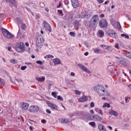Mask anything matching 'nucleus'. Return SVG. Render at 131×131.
<instances>
[{
	"label": "nucleus",
	"instance_id": "obj_3",
	"mask_svg": "<svg viewBox=\"0 0 131 131\" xmlns=\"http://www.w3.org/2000/svg\"><path fill=\"white\" fill-rule=\"evenodd\" d=\"M116 61L117 63L119 64H121V65H123L124 66H127L128 64H129V61L127 60V59H124L122 57H115Z\"/></svg>",
	"mask_w": 131,
	"mask_h": 131
},
{
	"label": "nucleus",
	"instance_id": "obj_11",
	"mask_svg": "<svg viewBox=\"0 0 131 131\" xmlns=\"http://www.w3.org/2000/svg\"><path fill=\"white\" fill-rule=\"evenodd\" d=\"M77 66H78L79 68H80V69L82 70V71H84V72H86L87 73H91V71L89 70H88V68H86V67H85L83 64L81 63H78L77 64Z\"/></svg>",
	"mask_w": 131,
	"mask_h": 131
},
{
	"label": "nucleus",
	"instance_id": "obj_32",
	"mask_svg": "<svg viewBox=\"0 0 131 131\" xmlns=\"http://www.w3.org/2000/svg\"><path fill=\"white\" fill-rule=\"evenodd\" d=\"M83 24L85 25V26H88V27H90V24H89V21L86 19L84 20Z\"/></svg>",
	"mask_w": 131,
	"mask_h": 131
},
{
	"label": "nucleus",
	"instance_id": "obj_2",
	"mask_svg": "<svg viewBox=\"0 0 131 131\" xmlns=\"http://www.w3.org/2000/svg\"><path fill=\"white\" fill-rule=\"evenodd\" d=\"M15 51L17 52V53H24L25 52V45L23 42H18L16 44Z\"/></svg>",
	"mask_w": 131,
	"mask_h": 131
},
{
	"label": "nucleus",
	"instance_id": "obj_39",
	"mask_svg": "<svg viewBox=\"0 0 131 131\" xmlns=\"http://www.w3.org/2000/svg\"><path fill=\"white\" fill-rule=\"evenodd\" d=\"M121 36H122L123 37H125V38H129V36L128 35H126L125 34H121Z\"/></svg>",
	"mask_w": 131,
	"mask_h": 131
},
{
	"label": "nucleus",
	"instance_id": "obj_54",
	"mask_svg": "<svg viewBox=\"0 0 131 131\" xmlns=\"http://www.w3.org/2000/svg\"><path fill=\"white\" fill-rule=\"evenodd\" d=\"M46 112L47 113H48V114H51V113H52V112H51V111L49 109L46 110Z\"/></svg>",
	"mask_w": 131,
	"mask_h": 131
},
{
	"label": "nucleus",
	"instance_id": "obj_50",
	"mask_svg": "<svg viewBox=\"0 0 131 131\" xmlns=\"http://www.w3.org/2000/svg\"><path fill=\"white\" fill-rule=\"evenodd\" d=\"M27 68V66H22L20 68L21 70H25Z\"/></svg>",
	"mask_w": 131,
	"mask_h": 131
},
{
	"label": "nucleus",
	"instance_id": "obj_63",
	"mask_svg": "<svg viewBox=\"0 0 131 131\" xmlns=\"http://www.w3.org/2000/svg\"><path fill=\"white\" fill-rule=\"evenodd\" d=\"M71 76H75V73H74L73 72H71Z\"/></svg>",
	"mask_w": 131,
	"mask_h": 131
},
{
	"label": "nucleus",
	"instance_id": "obj_44",
	"mask_svg": "<svg viewBox=\"0 0 131 131\" xmlns=\"http://www.w3.org/2000/svg\"><path fill=\"white\" fill-rule=\"evenodd\" d=\"M126 57H127V58H129V59H131V53L128 52L126 54Z\"/></svg>",
	"mask_w": 131,
	"mask_h": 131
},
{
	"label": "nucleus",
	"instance_id": "obj_43",
	"mask_svg": "<svg viewBox=\"0 0 131 131\" xmlns=\"http://www.w3.org/2000/svg\"><path fill=\"white\" fill-rule=\"evenodd\" d=\"M58 13L60 14V15H61V16H64V14H63V11L61 10H57Z\"/></svg>",
	"mask_w": 131,
	"mask_h": 131
},
{
	"label": "nucleus",
	"instance_id": "obj_5",
	"mask_svg": "<svg viewBox=\"0 0 131 131\" xmlns=\"http://www.w3.org/2000/svg\"><path fill=\"white\" fill-rule=\"evenodd\" d=\"M1 30L3 35L7 37V38H13L14 37V35H13L11 32H9L7 29L2 28Z\"/></svg>",
	"mask_w": 131,
	"mask_h": 131
},
{
	"label": "nucleus",
	"instance_id": "obj_42",
	"mask_svg": "<svg viewBox=\"0 0 131 131\" xmlns=\"http://www.w3.org/2000/svg\"><path fill=\"white\" fill-rule=\"evenodd\" d=\"M43 41H45V39H43V38L42 37H40L39 42H41V43H42Z\"/></svg>",
	"mask_w": 131,
	"mask_h": 131
},
{
	"label": "nucleus",
	"instance_id": "obj_49",
	"mask_svg": "<svg viewBox=\"0 0 131 131\" xmlns=\"http://www.w3.org/2000/svg\"><path fill=\"white\" fill-rule=\"evenodd\" d=\"M75 94H76V95H80V94H81V92H80L78 90H76L75 91Z\"/></svg>",
	"mask_w": 131,
	"mask_h": 131
},
{
	"label": "nucleus",
	"instance_id": "obj_60",
	"mask_svg": "<svg viewBox=\"0 0 131 131\" xmlns=\"http://www.w3.org/2000/svg\"><path fill=\"white\" fill-rule=\"evenodd\" d=\"M74 116V114H73V113H71L69 114L70 117H73Z\"/></svg>",
	"mask_w": 131,
	"mask_h": 131
},
{
	"label": "nucleus",
	"instance_id": "obj_4",
	"mask_svg": "<svg viewBox=\"0 0 131 131\" xmlns=\"http://www.w3.org/2000/svg\"><path fill=\"white\" fill-rule=\"evenodd\" d=\"M73 13L71 12H68L65 14L63 17V19L67 21L68 23L72 22L73 21Z\"/></svg>",
	"mask_w": 131,
	"mask_h": 131
},
{
	"label": "nucleus",
	"instance_id": "obj_34",
	"mask_svg": "<svg viewBox=\"0 0 131 131\" xmlns=\"http://www.w3.org/2000/svg\"><path fill=\"white\" fill-rule=\"evenodd\" d=\"M89 124V125H91L92 127H96V123L95 122H90Z\"/></svg>",
	"mask_w": 131,
	"mask_h": 131
},
{
	"label": "nucleus",
	"instance_id": "obj_37",
	"mask_svg": "<svg viewBox=\"0 0 131 131\" xmlns=\"http://www.w3.org/2000/svg\"><path fill=\"white\" fill-rule=\"evenodd\" d=\"M0 85H5V80L0 78Z\"/></svg>",
	"mask_w": 131,
	"mask_h": 131
},
{
	"label": "nucleus",
	"instance_id": "obj_9",
	"mask_svg": "<svg viewBox=\"0 0 131 131\" xmlns=\"http://www.w3.org/2000/svg\"><path fill=\"white\" fill-rule=\"evenodd\" d=\"M107 25L108 22L107 20L104 19L99 21V26L101 28H105V27H107Z\"/></svg>",
	"mask_w": 131,
	"mask_h": 131
},
{
	"label": "nucleus",
	"instance_id": "obj_31",
	"mask_svg": "<svg viewBox=\"0 0 131 131\" xmlns=\"http://www.w3.org/2000/svg\"><path fill=\"white\" fill-rule=\"evenodd\" d=\"M44 58H45V59H50V58H51L52 59V58H54V56H53L51 54H49V55H46Z\"/></svg>",
	"mask_w": 131,
	"mask_h": 131
},
{
	"label": "nucleus",
	"instance_id": "obj_58",
	"mask_svg": "<svg viewBox=\"0 0 131 131\" xmlns=\"http://www.w3.org/2000/svg\"><path fill=\"white\" fill-rule=\"evenodd\" d=\"M41 122H42V123H46L47 122V120L45 119H42Z\"/></svg>",
	"mask_w": 131,
	"mask_h": 131
},
{
	"label": "nucleus",
	"instance_id": "obj_62",
	"mask_svg": "<svg viewBox=\"0 0 131 131\" xmlns=\"http://www.w3.org/2000/svg\"><path fill=\"white\" fill-rule=\"evenodd\" d=\"M21 33L20 32V29L18 30V33H17V35H21Z\"/></svg>",
	"mask_w": 131,
	"mask_h": 131
},
{
	"label": "nucleus",
	"instance_id": "obj_20",
	"mask_svg": "<svg viewBox=\"0 0 131 131\" xmlns=\"http://www.w3.org/2000/svg\"><path fill=\"white\" fill-rule=\"evenodd\" d=\"M78 18H81V19H89V14H79Z\"/></svg>",
	"mask_w": 131,
	"mask_h": 131
},
{
	"label": "nucleus",
	"instance_id": "obj_59",
	"mask_svg": "<svg viewBox=\"0 0 131 131\" xmlns=\"http://www.w3.org/2000/svg\"><path fill=\"white\" fill-rule=\"evenodd\" d=\"M99 17L100 18H104L105 17V15H104V14H101L99 15Z\"/></svg>",
	"mask_w": 131,
	"mask_h": 131
},
{
	"label": "nucleus",
	"instance_id": "obj_56",
	"mask_svg": "<svg viewBox=\"0 0 131 131\" xmlns=\"http://www.w3.org/2000/svg\"><path fill=\"white\" fill-rule=\"evenodd\" d=\"M100 47H101V48H103V49H106V48H108V46H106L103 45H100Z\"/></svg>",
	"mask_w": 131,
	"mask_h": 131
},
{
	"label": "nucleus",
	"instance_id": "obj_24",
	"mask_svg": "<svg viewBox=\"0 0 131 131\" xmlns=\"http://www.w3.org/2000/svg\"><path fill=\"white\" fill-rule=\"evenodd\" d=\"M16 21H17V24H22L23 23V20L21 19L20 17L15 18Z\"/></svg>",
	"mask_w": 131,
	"mask_h": 131
},
{
	"label": "nucleus",
	"instance_id": "obj_38",
	"mask_svg": "<svg viewBox=\"0 0 131 131\" xmlns=\"http://www.w3.org/2000/svg\"><path fill=\"white\" fill-rule=\"evenodd\" d=\"M52 96L54 97V98H55V99H57V92H53L51 93Z\"/></svg>",
	"mask_w": 131,
	"mask_h": 131
},
{
	"label": "nucleus",
	"instance_id": "obj_33",
	"mask_svg": "<svg viewBox=\"0 0 131 131\" xmlns=\"http://www.w3.org/2000/svg\"><path fill=\"white\" fill-rule=\"evenodd\" d=\"M36 46L37 48H39L40 49L41 48V43L38 40H37L36 41Z\"/></svg>",
	"mask_w": 131,
	"mask_h": 131
},
{
	"label": "nucleus",
	"instance_id": "obj_47",
	"mask_svg": "<svg viewBox=\"0 0 131 131\" xmlns=\"http://www.w3.org/2000/svg\"><path fill=\"white\" fill-rule=\"evenodd\" d=\"M36 63H37V64H39V65H41L42 64V61L40 60H37L36 61Z\"/></svg>",
	"mask_w": 131,
	"mask_h": 131
},
{
	"label": "nucleus",
	"instance_id": "obj_25",
	"mask_svg": "<svg viewBox=\"0 0 131 131\" xmlns=\"http://www.w3.org/2000/svg\"><path fill=\"white\" fill-rule=\"evenodd\" d=\"M104 93H101V96H105L106 97H110V93L108 91H105Z\"/></svg>",
	"mask_w": 131,
	"mask_h": 131
},
{
	"label": "nucleus",
	"instance_id": "obj_14",
	"mask_svg": "<svg viewBox=\"0 0 131 131\" xmlns=\"http://www.w3.org/2000/svg\"><path fill=\"white\" fill-rule=\"evenodd\" d=\"M47 105L52 109H54V110L58 111V106H57L56 104L51 102H47Z\"/></svg>",
	"mask_w": 131,
	"mask_h": 131
},
{
	"label": "nucleus",
	"instance_id": "obj_18",
	"mask_svg": "<svg viewBox=\"0 0 131 131\" xmlns=\"http://www.w3.org/2000/svg\"><path fill=\"white\" fill-rule=\"evenodd\" d=\"M98 129L100 131H106L105 126L102 124H99L98 125Z\"/></svg>",
	"mask_w": 131,
	"mask_h": 131
},
{
	"label": "nucleus",
	"instance_id": "obj_45",
	"mask_svg": "<svg viewBox=\"0 0 131 131\" xmlns=\"http://www.w3.org/2000/svg\"><path fill=\"white\" fill-rule=\"evenodd\" d=\"M57 100H59V101H63V99L61 96L59 95L57 97Z\"/></svg>",
	"mask_w": 131,
	"mask_h": 131
},
{
	"label": "nucleus",
	"instance_id": "obj_15",
	"mask_svg": "<svg viewBox=\"0 0 131 131\" xmlns=\"http://www.w3.org/2000/svg\"><path fill=\"white\" fill-rule=\"evenodd\" d=\"M107 69L110 74H114L115 73V71H114V66H108Z\"/></svg>",
	"mask_w": 131,
	"mask_h": 131
},
{
	"label": "nucleus",
	"instance_id": "obj_6",
	"mask_svg": "<svg viewBox=\"0 0 131 131\" xmlns=\"http://www.w3.org/2000/svg\"><path fill=\"white\" fill-rule=\"evenodd\" d=\"M94 90L96 93H97L98 94H100V95H101L102 93H105V89L102 85L98 84L96 85L94 88Z\"/></svg>",
	"mask_w": 131,
	"mask_h": 131
},
{
	"label": "nucleus",
	"instance_id": "obj_22",
	"mask_svg": "<svg viewBox=\"0 0 131 131\" xmlns=\"http://www.w3.org/2000/svg\"><path fill=\"white\" fill-rule=\"evenodd\" d=\"M60 121L61 123H64V124H66L69 122V119L67 118H61L60 119Z\"/></svg>",
	"mask_w": 131,
	"mask_h": 131
},
{
	"label": "nucleus",
	"instance_id": "obj_16",
	"mask_svg": "<svg viewBox=\"0 0 131 131\" xmlns=\"http://www.w3.org/2000/svg\"><path fill=\"white\" fill-rule=\"evenodd\" d=\"M88 99H89L88 96L84 95L79 98L78 101L79 102H86V101H88Z\"/></svg>",
	"mask_w": 131,
	"mask_h": 131
},
{
	"label": "nucleus",
	"instance_id": "obj_40",
	"mask_svg": "<svg viewBox=\"0 0 131 131\" xmlns=\"http://www.w3.org/2000/svg\"><path fill=\"white\" fill-rule=\"evenodd\" d=\"M111 24L113 25V26H115V24H116V21L114 19H111Z\"/></svg>",
	"mask_w": 131,
	"mask_h": 131
},
{
	"label": "nucleus",
	"instance_id": "obj_13",
	"mask_svg": "<svg viewBox=\"0 0 131 131\" xmlns=\"http://www.w3.org/2000/svg\"><path fill=\"white\" fill-rule=\"evenodd\" d=\"M71 2L72 6L74 9H76V8H78V7H79V3L77 0H71Z\"/></svg>",
	"mask_w": 131,
	"mask_h": 131
},
{
	"label": "nucleus",
	"instance_id": "obj_36",
	"mask_svg": "<svg viewBox=\"0 0 131 131\" xmlns=\"http://www.w3.org/2000/svg\"><path fill=\"white\" fill-rule=\"evenodd\" d=\"M105 107H106L107 108H110V104L105 103L103 105V107L105 108Z\"/></svg>",
	"mask_w": 131,
	"mask_h": 131
},
{
	"label": "nucleus",
	"instance_id": "obj_1",
	"mask_svg": "<svg viewBox=\"0 0 131 131\" xmlns=\"http://www.w3.org/2000/svg\"><path fill=\"white\" fill-rule=\"evenodd\" d=\"M99 23V15H94L90 19L89 23V27L95 29L97 28Z\"/></svg>",
	"mask_w": 131,
	"mask_h": 131
},
{
	"label": "nucleus",
	"instance_id": "obj_8",
	"mask_svg": "<svg viewBox=\"0 0 131 131\" xmlns=\"http://www.w3.org/2000/svg\"><path fill=\"white\" fill-rule=\"evenodd\" d=\"M29 111L32 113H37L39 111V107L37 105L31 106L29 108Z\"/></svg>",
	"mask_w": 131,
	"mask_h": 131
},
{
	"label": "nucleus",
	"instance_id": "obj_52",
	"mask_svg": "<svg viewBox=\"0 0 131 131\" xmlns=\"http://www.w3.org/2000/svg\"><path fill=\"white\" fill-rule=\"evenodd\" d=\"M98 4H103L104 3V0H97Z\"/></svg>",
	"mask_w": 131,
	"mask_h": 131
},
{
	"label": "nucleus",
	"instance_id": "obj_35",
	"mask_svg": "<svg viewBox=\"0 0 131 131\" xmlns=\"http://www.w3.org/2000/svg\"><path fill=\"white\" fill-rule=\"evenodd\" d=\"M105 50H107L108 51H110V52H112L113 51V47L111 46H107V47L105 48Z\"/></svg>",
	"mask_w": 131,
	"mask_h": 131
},
{
	"label": "nucleus",
	"instance_id": "obj_53",
	"mask_svg": "<svg viewBox=\"0 0 131 131\" xmlns=\"http://www.w3.org/2000/svg\"><path fill=\"white\" fill-rule=\"evenodd\" d=\"M26 9L28 12H29V13H32V11H31V10H30V8H28V7H26Z\"/></svg>",
	"mask_w": 131,
	"mask_h": 131
},
{
	"label": "nucleus",
	"instance_id": "obj_64",
	"mask_svg": "<svg viewBox=\"0 0 131 131\" xmlns=\"http://www.w3.org/2000/svg\"><path fill=\"white\" fill-rule=\"evenodd\" d=\"M84 56H89V52H86L84 54Z\"/></svg>",
	"mask_w": 131,
	"mask_h": 131
},
{
	"label": "nucleus",
	"instance_id": "obj_61",
	"mask_svg": "<svg viewBox=\"0 0 131 131\" xmlns=\"http://www.w3.org/2000/svg\"><path fill=\"white\" fill-rule=\"evenodd\" d=\"M99 114H101V115H103V111H102V110H99Z\"/></svg>",
	"mask_w": 131,
	"mask_h": 131
},
{
	"label": "nucleus",
	"instance_id": "obj_7",
	"mask_svg": "<svg viewBox=\"0 0 131 131\" xmlns=\"http://www.w3.org/2000/svg\"><path fill=\"white\" fill-rule=\"evenodd\" d=\"M43 24L44 25L43 27L44 28H45V30L46 31H49V32H52V28L51 27V25L49 24L48 21L43 20Z\"/></svg>",
	"mask_w": 131,
	"mask_h": 131
},
{
	"label": "nucleus",
	"instance_id": "obj_29",
	"mask_svg": "<svg viewBox=\"0 0 131 131\" xmlns=\"http://www.w3.org/2000/svg\"><path fill=\"white\" fill-rule=\"evenodd\" d=\"M98 33L100 34V37H103L104 36V31H103V30H99Z\"/></svg>",
	"mask_w": 131,
	"mask_h": 131
},
{
	"label": "nucleus",
	"instance_id": "obj_26",
	"mask_svg": "<svg viewBox=\"0 0 131 131\" xmlns=\"http://www.w3.org/2000/svg\"><path fill=\"white\" fill-rule=\"evenodd\" d=\"M21 27L22 30H26V28H27V27L26 26V24L23 23L21 24Z\"/></svg>",
	"mask_w": 131,
	"mask_h": 131
},
{
	"label": "nucleus",
	"instance_id": "obj_51",
	"mask_svg": "<svg viewBox=\"0 0 131 131\" xmlns=\"http://www.w3.org/2000/svg\"><path fill=\"white\" fill-rule=\"evenodd\" d=\"M70 34L71 36H74L75 35V32H70Z\"/></svg>",
	"mask_w": 131,
	"mask_h": 131
},
{
	"label": "nucleus",
	"instance_id": "obj_41",
	"mask_svg": "<svg viewBox=\"0 0 131 131\" xmlns=\"http://www.w3.org/2000/svg\"><path fill=\"white\" fill-rule=\"evenodd\" d=\"M94 52H95L96 54H100L101 51L100 50V49H95V50H94Z\"/></svg>",
	"mask_w": 131,
	"mask_h": 131
},
{
	"label": "nucleus",
	"instance_id": "obj_21",
	"mask_svg": "<svg viewBox=\"0 0 131 131\" xmlns=\"http://www.w3.org/2000/svg\"><path fill=\"white\" fill-rule=\"evenodd\" d=\"M53 62L55 64V65H59L61 64V60H60V59L58 58L53 59Z\"/></svg>",
	"mask_w": 131,
	"mask_h": 131
},
{
	"label": "nucleus",
	"instance_id": "obj_10",
	"mask_svg": "<svg viewBox=\"0 0 131 131\" xmlns=\"http://www.w3.org/2000/svg\"><path fill=\"white\" fill-rule=\"evenodd\" d=\"M107 34L108 36L111 37H113L114 38H117V36H116V32L114 30H110L107 32Z\"/></svg>",
	"mask_w": 131,
	"mask_h": 131
},
{
	"label": "nucleus",
	"instance_id": "obj_27",
	"mask_svg": "<svg viewBox=\"0 0 131 131\" xmlns=\"http://www.w3.org/2000/svg\"><path fill=\"white\" fill-rule=\"evenodd\" d=\"M73 25L76 26L77 27H78V26H79V21L77 20H75L74 21Z\"/></svg>",
	"mask_w": 131,
	"mask_h": 131
},
{
	"label": "nucleus",
	"instance_id": "obj_30",
	"mask_svg": "<svg viewBox=\"0 0 131 131\" xmlns=\"http://www.w3.org/2000/svg\"><path fill=\"white\" fill-rule=\"evenodd\" d=\"M10 63H12V64H17V63H18V60L15 59H12L10 60Z\"/></svg>",
	"mask_w": 131,
	"mask_h": 131
},
{
	"label": "nucleus",
	"instance_id": "obj_57",
	"mask_svg": "<svg viewBox=\"0 0 131 131\" xmlns=\"http://www.w3.org/2000/svg\"><path fill=\"white\" fill-rule=\"evenodd\" d=\"M61 6H62V4L61 3V2H59L58 5L57 6V8H60Z\"/></svg>",
	"mask_w": 131,
	"mask_h": 131
},
{
	"label": "nucleus",
	"instance_id": "obj_55",
	"mask_svg": "<svg viewBox=\"0 0 131 131\" xmlns=\"http://www.w3.org/2000/svg\"><path fill=\"white\" fill-rule=\"evenodd\" d=\"M118 27L119 29H121V26L120 25V23L119 22L117 23Z\"/></svg>",
	"mask_w": 131,
	"mask_h": 131
},
{
	"label": "nucleus",
	"instance_id": "obj_46",
	"mask_svg": "<svg viewBox=\"0 0 131 131\" xmlns=\"http://www.w3.org/2000/svg\"><path fill=\"white\" fill-rule=\"evenodd\" d=\"M64 5H66V6H68V5H69V0H64Z\"/></svg>",
	"mask_w": 131,
	"mask_h": 131
},
{
	"label": "nucleus",
	"instance_id": "obj_12",
	"mask_svg": "<svg viewBox=\"0 0 131 131\" xmlns=\"http://www.w3.org/2000/svg\"><path fill=\"white\" fill-rule=\"evenodd\" d=\"M92 118L95 121H102V120H103V118L96 114L92 116Z\"/></svg>",
	"mask_w": 131,
	"mask_h": 131
},
{
	"label": "nucleus",
	"instance_id": "obj_19",
	"mask_svg": "<svg viewBox=\"0 0 131 131\" xmlns=\"http://www.w3.org/2000/svg\"><path fill=\"white\" fill-rule=\"evenodd\" d=\"M29 107V104H28V103H24L22 104L21 108L22 110H27Z\"/></svg>",
	"mask_w": 131,
	"mask_h": 131
},
{
	"label": "nucleus",
	"instance_id": "obj_23",
	"mask_svg": "<svg viewBox=\"0 0 131 131\" xmlns=\"http://www.w3.org/2000/svg\"><path fill=\"white\" fill-rule=\"evenodd\" d=\"M36 79L38 81H39V82H43V81H45V80H46V77H36Z\"/></svg>",
	"mask_w": 131,
	"mask_h": 131
},
{
	"label": "nucleus",
	"instance_id": "obj_17",
	"mask_svg": "<svg viewBox=\"0 0 131 131\" xmlns=\"http://www.w3.org/2000/svg\"><path fill=\"white\" fill-rule=\"evenodd\" d=\"M108 114L110 115H113L114 116H118V113L117 112H115L113 110H110Z\"/></svg>",
	"mask_w": 131,
	"mask_h": 131
},
{
	"label": "nucleus",
	"instance_id": "obj_48",
	"mask_svg": "<svg viewBox=\"0 0 131 131\" xmlns=\"http://www.w3.org/2000/svg\"><path fill=\"white\" fill-rule=\"evenodd\" d=\"M90 107H91V108H94V107H95V103L93 102H92L90 103Z\"/></svg>",
	"mask_w": 131,
	"mask_h": 131
},
{
	"label": "nucleus",
	"instance_id": "obj_28",
	"mask_svg": "<svg viewBox=\"0 0 131 131\" xmlns=\"http://www.w3.org/2000/svg\"><path fill=\"white\" fill-rule=\"evenodd\" d=\"M84 117L85 118H86V119H90V118H91V114L89 113H86L85 114Z\"/></svg>",
	"mask_w": 131,
	"mask_h": 131
}]
</instances>
